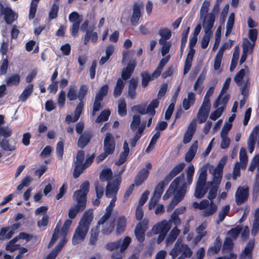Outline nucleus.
<instances>
[{
	"mask_svg": "<svg viewBox=\"0 0 259 259\" xmlns=\"http://www.w3.org/2000/svg\"><path fill=\"white\" fill-rule=\"evenodd\" d=\"M136 65L137 63L135 60L131 61L127 63L126 67L124 68L121 72V78L123 80H127L131 78Z\"/></svg>",
	"mask_w": 259,
	"mask_h": 259,
	"instance_id": "nucleus-15",
	"label": "nucleus"
},
{
	"mask_svg": "<svg viewBox=\"0 0 259 259\" xmlns=\"http://www.w3.org/2000/svg\"><path fill=\"white\" fill-rule=\"evenodd\" d=\"M59 6L58 3H54L51 8L49 14V18L50 20L55 19L58 16Z\"/></svg>",
	"mask_w": 259,
	"mask_h": 259,
	"instance_id": "nucleus-45",
	"label": "nucleus"
},
{
	"mask_svg": "<svg viewBox=\"0 0 259 259\" xmlns=\"http://www.w3.org/2000/svg\"><path fill=\"white\" fill-rule=\"evenodd\" d=\"M67 97L70 101H74L78 98V95L74 86L71 85L69 87Z\"/></svg>",
	"mask_w": 259,
	"mask_h": 259,
	"instance_id": "nucleus-48",
	"label": "nucleus"
},
{
	"mask_svg": "<svg viewBox=\"0 0 259 259\" xmlns=\"http://www.w3.org/2000/svg\"><path fill=\"white\" fill-rule=\"evenodd\" d=\"M195 102V95L193 92H189L188 93L187 98H184L182 106L184 110H188L191 106L193 105Z\"/></svg>",
	"mask_w": 259,
	"mask_h": 259,
	"instance_id": "nucleus-24",
	"label": "nucleus"
},
{
	"mask_svg": "<svg viewBox=\"0 0 259 259\" xmlns=\"http://www.w3.org/2000/svg\"><path fill=\"white\" fill-rule=\"evenodd\" d=\"M231 81V78L230 77H228L226 78L225 81L223 84V86L221 90L220 94L217 97V99L215 100L213 103V107L214 108L218 107V106L220 105V101H221L222 96L224 94H225L229 89Z\"/></svg>",
	"mask_w": 259,
	"mask_h": 259,
	"instance_id": "nucleus-26",
	"label": "nucleus"
},
{
	"mask_svg": "<svg viewBox=\"0 0 259 259\" xmlns=\"http://www.w3.org/2000/svg\"><path fill=\"white\" fill-rule=\"evenodd\" d=\"M196 127V122L195 119H193L189 125L187 131L184 134L183 138V143L184 144H187L191 141L193 136L195 133Z\"/></svg>",
	"mask_w": 259,
	"mask_h": 259,
	"instance_id": "nucleus-17",
	"label": "nucleus"
},
{
	"mask_svg": "<svg viewBox=\"0 0 259 259\" xmlns=\"http://www.w3.org/2000/svg\"><path fill=\"white\" fill-rule=\"evenodd\" d=\"M198 148V143L196 141L191 145L188 151L186 153L185 160L187 162H191L194 157Z\"/></svg>",
	"mask_w": 259,
	"mask_h": 259,
	"instance_id": "nucleus-27",
	"label": "nucleus"
},
{
	"mask_svg": "<svg viewBox=\"0 0 259 259\" xmlns=\"http://www.w3.org/2000/svg\"><path fill=\"white\" fill-rule=\"evenodd\" d=\"M239 50H238V47H236L233 54V58L232 60L230 67V70L231 71H233L237 66V61L239 58Z\"/></svg>",
	"mask_w": 259,
	"mask_h": 259,
	"instance_id": "nucleus-53",
	"label": "nucleus"
},
{
	"mask_svg": "<svg viewBox=\"0 0 259 259\" xmlns=\"http://www.w3.org/2000/svg\"><path fill=\"white\" fill-rule=\"evenodd\" d=\"M141 123V117L140 115H135L133 117V120L131 123V128L132 131L135 132Z\"/></svg>",
	"mask_w": 259,
	"mask_h": 259,
	"instance_id": "nucleus-55",
	"label": "nucleus"
},
{
	"mask_svg": "<svg viewBox=\"0 0 259 259\" xmlns=\"http://www.w3.org/2000/svg\"><path fill=\"white\" fill-rule=\"evenodd\" d=\"M115 141L112 134L107 133L104 140V152L109 155L112 154L115 149Z\"/></svg>",
	"mask_w": 259,
	"mask_h": 259,
	"instance_id": "nucleus-9",
	"label": "nucleus"
},
{
	"mask_svg": "<svg viewBox=\"0 0 259 259\" xmlns=\"http://www.w3.org/2000/svg\"><path fill=\"white\" fill-rule=\"evenodd\" d=\"M162 46L161 53L162 56H165L169 52L171 44L170 41H165V43H159Z\"/></svg>",
	"mask_w": 259,
	"mask_h": 259,
	"instance_id": "nucleus-60",
	"label": "nucleus"
},
{
	"mask_svg": "<svg viewBox=\"0 0 259 259\" xmlns=\"http://www.w3.org/2000/svg\"><path fill=\"white\" fill-rule=\"evenodd\" d=\"M93 137V133L91 131H86L80 135L77 141V146L83 149L91 141Z\"/></svg>",
	"mask_w": 259,
	"mask_h": 259,
	"instance_id": "nucleus-16",
	"label": "nucleus"
},
{
	"mask_svg": "<svg viewBox=\"0 0 259 259\" xmlns=\"http://www.w3.org/2000/svg\"><path fill=\"white\" fill-rule=\"evenodd\" d=\"M180 233V230L177 229V227L174 228L170 231L168 237L166 239V243L167 245L171 244L176 240L177 237Z\"/></svg>",
	"mask_w": 259,
	"mask_h": 259,
	"instance_id": "nucleus-40",
	"label": "nucleus"
},
{
	"mask_svg": "<svg viewBox=\"0 0 259 259\" xmlns=\"http://www.w3.org/2000/svg\"><path fill=\"white\" fill-rule=\"evenodd\" d=\"M168 183L169 182L165 180V178L163 181L160 182L156 185L153 196L157 198L160 199L161 197L162 194H163L164 188Z\"/></svg>",
	"mask_w": 259,
	"mask_h": 259,
	"instance_id": "nucleus-25",
	"label": "nucleus"
},
{
	"mask_svg": "<svg viewBox=\"0 0 259 259\" xmlns=\"http://www.w3.org/2000/svg\"><path fill=\"white\" fill-rule=\"evenodd\" d=\"M254 246V241L250 240L246 244L244 250L242 251L241 256L243 258L248 257V259L252 258V250Z\"/></svg>",
	"mask_w": 259,
	"mask_h": 259,
	"instance_id": "nucleus-23",
	"label": "nucleus"
},
{
	"mask_svg": "<svg viewBox=\"0 0 259 259\" xmlns=\"http://www.w3.org/2000/svg\"><path fill=\"white\" fill-rule=\"evenodd\" d=\"M33 91V84H29L24 90L19 97L21 102H25Z\"/></svg>",
	"mask_w": 259,
	"mask_h": 259,
	"instance_id": "nucleus-35",
	"label": "nucleus"
},
{
	"mask_svg": "<svg viewBox=\"0 0 259 259\" xmlns=\"http://www.w3.org/2000/svg\"><path fill=\"white\" fill-rule=\"evenodd\" d=\"M170 228V225L166 221L164 220L154 225L152 230L155 234L159 233L167 234Z\"/></svg>",
	"mask_w": 259,
	"mask_h": 259,
	"instance_id": "nucleus-19",
	"label": "nucleus"
},
{
	"mask_svg": "<svg viewBox=\"0 0 259 259\" xmlns=\"http://www.w3.org/2000/svg\"><path fill=\"white\" fill-rule=\"evenodd\" d=\"M99 227L95 226L91 229L90 235L89 244L91 245H95L98 240L99 236Z\"/></svg>",
	"mask_w": 259,
	"mask_h": 259,
	"instance_id": "nucleus-29",
	"label": "nucleus"
},
{
	"mask_svg": "<svg viewBox=\"0 0 259 259\" xmlns=\"http://www.w3.org/2000/svg\"><path fill=\"white\" fill-rule=\"evenodd\" d=\"M213 33H205L203 35L201 40V47L202 49H206L209 42L210 38L212 36Z\"/></svg>",
	"mask_w": 259,
	"mask_h": 259,
	"instance_id": "nucleus-54",
	"label": "nucleus"
},
{
	"mask_svg": "<svg viewBox=\"0 0 259 259\" xmlns=\"http://www.w3.org/2000/svg\"><path fill=\"white\" fill-rule=\"evenodd\" d=\"M113 176V172L112 170L109 168L103 169L100 172L99 178L102 182L108 181V182H111L110 181Z\"/></svg>",
	"mask_w": 259,
	"mask_h": 259,
	"instance_id": "nucleus-33",
	"label": "nucleus"
},
{
	"mask_svg": "<svg viewBox=\"0 0 259 259\" xmlns=\"http://www.w3.org/2000/svg\"><path fill=\"white\" fill-rule=\"evenodd\" d=\"M148 220L144 219L142 222H139L135 229V234L137 240L142 243L145 239V232L148 228Z\"/></svg>",
	"mask_w": 259,
	"mask_h": 259,
	"instance_id": "nucleus-8",
	"label": "nucleus"
},
{
	"mask_svg": "<svg viewBox=\"0 0 259 259\" xmlns=\"http://www.w3.org/2000/svg\"><path fill=\"white\" fill-rule=\"evenodd\" d=\"M212 181L207 182V170L205 168H202L199 174L196 182L194 196L198 199L202 198L208 190V185H213L219 187L221 184L223 172L213 169Z\"/></svg>",
	"mask_w": 259,
	"mask_h": 259,
	"instance_id": "nucleus-1",
	"label": "nucleus"
},
{
	"mask_svg": "<svg viewBox=\"0 0 259 259\" xmlns=\"http://www.w3.org/2000/svg\"><path fill=\"white\" fill-rule=\"evenodd\" d=\"M132 110L133 111L139 113L142 115L147 114L145 105H135L132 107Z\"/></svg>",
	"mask_w": 259,
	"mask_h": 259,
	"instance_id": "nucleus-64",
	"label": "nucleus"
},
{
	"mask_svg": "<svg viewBox=\"0 0 259 259\" xmlns=\"http://www.w3.org/2000/svg\"><path fill=\"white\" fill-rule=\"evenodd\" d=\"M69 22L72 23V25L70 28V31L71 35L73 37L77 36L79 31L80 24L82 22V19L79 14L76 12H72L68 17Z\"/></svg>",
	"mask_w": 259,
	"mask_h": 259,
	"instance_id": "nucleus-5",
	"label": "nucleus"
},
{
	"mask_svg": "<svg viewBox=\"0 0 259 259\" xmlns=\"http://www.w3.org/2000/svg\"><path fill=\"white\" fill-rule=\"evenodd\" d=\"M215 17L212 13H209L204 16L202 21V26L204 28L205 33H213L212 28L213 27Z\"/></svg>",
	"mask_w": 259,
	"mask_h": 259,
	"instance_id": "nucleus-13",
	"label": "nucleus"
},
{
	"mask_svg": "<svg viewBox=\"0 0 259 259\" xmlns=\"http://www.w3.org/2000/svg\"><path fill=\"white\" fill-rule=\"evenodd\" d=\"M88 88L87 85L82 84L80 86L78 94V99L79 102H83V99L88 94Z\"/></svg>",
	"mask_w": 259,
	"mask_h": 259,
	"instance_id": "nucleus-49",
	"label": "nucleus"
},
{
	"mask_svg": "<svg viewBox=\"0 0 259 259\" xmlns=\"http://www.w3.org/2000/svg\"><path fill=\"white\" fill-rule=\"evenodd\" d=\"M209 186L210 187V188L208 194L207 198L211 201H212V200L216 197L217 195L218 190L219 187L213 185H208V187Z\"/></svg>",
	"mask_w": 259,
	"mask_h": 259,
	"instance_id": "nucleus-57",
	"label": "nucleus"
},
{
	"mask_svg": "<svg viewBox=\"0 0 259 259\" xmlns=\"http://www.w3.org/2000/svg\"><path fill=\"white\" fill-rule=\"evenodd\" d=\"M257 136V144L259 145V124L255 125L250 133L247 141L248 151L251 153L253 151L256 142Z\"/></svg>",
	"mask_w": 259,
	"mask_h": 259,
	"instance_id": "nucleus-11",
	"label": "nucleus"
},
{
	"mask_svg": "<svg viewBox=\"0 0 259 259\" xmlns=\"http://www.w3.org/2000/svg\"><path fill=\"white\" fill-rule=\"evenodd\" d=\"M76 202V204L73 206L71 207L68 210V217L70 219H74L77 213L83 211L86 207L87 204L78 200H74Z\"/></svg>",
	"mask_w": 259,
	"mask_h": 259,
	"instance_id": "nucleus-14",
	"label": "nucleus"
},
{
	"mask_svg": "<svg viewBox=\"0 0 259 259\" xmlns=\"http://www.w3.org/2000/svg\"><path fill=\"white\" fill-rule=\"evenodd\" d=\"M143 6L142 4L134 2L133 5V13L130 18L131 25L136 26L138 25L140 19L142 16L141 10Z\"/></svg>",
	"mask_w": 259,
	"mask_h": 259,
	"instance_id": "nucleus-10",
	"label": "nucleus"
},
{
	"mask_svg": "<svg viewBox=\"0 0 259 259\" xmlns=\"http://www.w3.org/2000/svg\"><path fill=\"white\" fill-rule=\"evenodd\" d=\"M225 49V47H221L217 53L214 60L213 67L215 70L220 69L223 56V52Z\"/></svg>",
	"mask_w": 259,
	"mask_h": 259,
	"instance_id": "nucleus-34",
	"label": "nucleus"
},
{
	"mask_svg": "<svg viewBox=\"0 0 259 259\" xmlns=\"http://www.w3.org/2000/svg\"><path fill=\"white\" fill-rule=\"evenodd\" d=\"M9 227H3L0 231V240L3 241L5 239L11 238L14 234L13 230H10Z\"/></svg>",
	"mask_w": 259,
	"mask_h": 259,
	"instance_id": "nucleus-38",
	"label": "nucleus"
},
{
	"mask_svg": "<svg viewBox=\"0 0 259 259\" xmlns=\"http://www.w3.org/2000/svg\"><path fill=\"white\" fill-rule=\"evenodd\" d=\"M124 85L125 84L123 79L121 78H118L113 91V95L114 97H118L121 95Z\"/></svg>",
	"mask_w": 259,
	"mask_h": 259,
	"instance_id": "nucleus-31",
	"label": "nucleus"
},
{
	"mask_svg": "<svg viewBox=\"0 0 259 259\" xmlns=\"http://www.w3.org/2000/svg\"><path fill=\"white\" fill-rule=\"evenodd\" d=\"M93 218L92 210L84 211L72 237V243L74 245L79 244L85 239Z\"/></svg>",
	"mask_w": 259,
	"mask_h": 259,
	"instance_id": "nucleus-2",
	"label": "nucleus"
},
{
	"mask_svg": "<svg viewBox=\"0 0 259 259\" xmlns=\"http://www.w3.org/2000/svg\"><path fill=\"white\" fill-rule=\"evenodd\" d=\"M255 45V42H252L251 43L248 39H245L243 42V52L245 51L246 53H248L249 52H252Z\"/></svg>",
	"mask_w": 259,
	"mask_h": 259,
	"instance_id": "nucleus-51",
	"label": "nucleus"
},
{
	"mask_svg": "<svg viewBox=\"0 0 259 259\" xmlns=\"http://www.w3.org/2000/svg\"><path fill=\"white\" fill-rule=\"evenodd\" d=\"M141 85L143 88L147 87L150 81L157 78L159 76L153 75V72L150 74L148 71H143L141 73Z\"/></svg>",
	"mask_w": 259,
	"mask_h": 259,
	"instance_id": "nucleus-21",
	"label": "nucleus"
},
{
	"mask_svg": "<svg viewBox=\"0 0 259 259\" xmlns=\"http://www.w3.org/2000/svg\"><path fill=\"white\" fill-rule=\"evenodd\" d=\"M249 196V188L248 186H239L235 195V201L237 205H240L246 202Z\"/></svg>",
	"mask_w": 259,
	"mask_h": 259,
	"instance_id": "nucleus-7",
	"label": "nucleus"
},
{
	"mask_svg": "<svg viewBox=\"0 0 259 259\" xmlns=\"http://www.w3.org/2000/svg\"><path fill=\"white\" fill-rule=\"evenodd\" d=\"M20 82V76L17 73H14L6 79V82L8 86L18 85Z\"/></svg>",
	"mask_w": 259,
	"mask_h": 259,
	"instance_id": "nucleus-32",
	"label": "nucleus"
},
{
	"mask_svg": "<svg viewBox=\"0 0 259 259\" xmlns=\"http://www.w3.org/2000/svg\"><path fill=\"white\" fill-rule=\"evenodd\" d=\"M108 89L109 86L108 84H105L103 85L100 89L99 92L96 94L95 97L100 100H103L104 97H105L108 94Z\"/></svg>",
	"mask_w": 259,
	"mask_h": 259,
	"instance_id": "nucleus-50",
	"label": "nucleus"
},
{
	"mask_svg": "<svg viewBox=\"0 0 259 259\" xmlns=\"http://www.w3.org/2000/svg\"><path fill=\"white\" fill-rule=\"evenodd\" d=\"M89 182L85 181L80 186L79 189L74 192L73 196V199L80 200L87 204V194L89 192Z\"/></svg>",
	"mask_w": 259,
	"mask_h": 259,
	"instance_id": "nucleus-6",
	"label": "nucleus"
},
{
	"mask_svg": "<svg viewBox=\"0 0 259 259\" xmlns=\"http://www.w3.org/2000/svg\"><path fill=\"white\" fill-rule=\"evenodd\" d=\"M222 245V241L220 237L218 236L214 241L213 246L211 247L208 249V252H211L212 254H217L220 250L221 247Z\"/></svg>",
	"mask_w": 259,
	"mask_h": 259,
	"instance_id": "nucleus-43",
	"label": "nucleus"
},
{
	"mask_svg": "<svg viewBox=\"0 0 259 259\" xmlns=\"http://www.w3.org/2000/svg\"><path fill=\"white\" fill-rule=\"evenodd\" d=\"M159 104V101L158 99L152 100L146 108L147 114H149L152 117L154 116L156 112L155 109L158 107Z\"/></svg>",
	"mask_w": 259,
	"mask_h": 259,
	"instance_id": "nucleus-36",
	"label": "nucleus"
},
{
	"mask_svg": "<svg viewBox=\"0 0 259 259\" xmlns=\"http://www.w3.org/2000/svg\"><path fill=\"white\" fill-rule=\"evenodd\" d=\"M184 177V173H182L179 176L177 177L170 184L168 189L163 196V200H165L168 199L176 191L178 187L179 183Z\"/></svg>",
	"mask_w": 259,
	"mask_h": 259,
	"instance_id": "nucleus-12",
	"label": "nucleus"
},
{
	"mask_svg": "<svg viewBox=\"0 0 259 259\" xmlns=\"http://www.w3.org/2000/svg\"><path fill=\"white\" fill-rule=\"evenodd\" d=\"M12 135V131L8 127H0V136L3 137V139L8 138Z\"/></svg>",
	"mask_w": 259,
	"mask_h": 259,
	"instance_id": "nucleus-61",
	"label": "nucleus"
},
{
	"mask_svg": "<svg viewBox=\"0 0 259 259\" xmlns=\"http://www.w3.org/2000/svg\"><path fill=\"white\" fill-rule=\"evenodd\" d=\"M9 62L7 57L3 58L0 63V74H6L8 68Z\"/></svg>",
	"mask_w": 259,
	"mask_h": 259,
	"instance_id": "nucleus-58",
	"label": "nucleus"
},
{
	"mask_svg": "<svg viewBox=\"0 0 259 259\" xmlns=\"http://www.w3.org/2000/svg\"><path fill=\"white\" fill-rule=\"evenodd\" d=\"M56 154L58 158L62 160L64 154V142L62 141H59L57 144Z\"/></svg>",
	"mask_w": 259,
	"mask_h": 259,
	"instance_id": "nucleus-52",
	"label": "nucleus"
},
{
	"mask_svg": "<svg viewBox=\"0 0 259 259\" xmlns=\"http://www.w3.org/2000/svg\"><path fill=\"white\" fill-rule=\"evenodd\" d=\"M214 88L213 87H210L209 88V89L207 91V92L204 96L202 103L208 105H209V106H211V104H210V98L212 95V94L214 92Z\"/></svg>",
	"mask_w": 259,
	"mask_h": 259,
	"instance_id": "nucleus-59",
	"label": "nucleus"
},
{
	"mask_svg": "<svg viewBox=\"0 0 259 259\" xmlns=\"http://www.w3.org/2000/svg\"><path fill=\"white\" fill-rule=\"evenodd\" d=\"M211 106L202 103L197 114L198 122L202 123L206 121Z\"/></svg>",
	"mask_w": 259,
	"mask_h": 259,
	"instance_id": "nucleus-18",
	"label": "nucleus"
},
{
	"mask_svg": "<svg viewBox=\"0 0 259 259\" xmlns=\"http://www.w3.org/2000/svg\"><path fill=\"white\" fill-rule=\"evenodd\" d=\"M217 209V205L215 204L213 201H211L209 207L203 212V215L204 217L211 215L216 212Z\"/></svg>",
	"mask_w": 259,
	"mask_h": 259,
	"instance_id": "nucleus-46",
	"label": "nucleus"
},
{
	"mask_svg": "<svg viewBox=\"0 0 259 259\" xmlns=\"http://www.w3.org/2000/svg\"><path fill=\"white\" fill-rule=\"evenodd\" d=\"M0 146L2 149L5 151H14L16 150V148L15 145L10 144V140L6 139H3L0 141Z\"/></svg>",
	"mask_w": 259,
	"mask_h": 259,
	"instance_id": "nucleus-37",
	"label": "nucleus"
},
{
	"mask_svg": "<svg viewBox=\"0 0 259 259\" xmlns=\"http://www.w3.org/2000/svg\"><path fill=\"white\" fill-rule=\"evenodd\" d=\"M183 247L182 241L178 239L176 242L174 248L170 250L169 254L173 259L175 258L181 252Z\"/></svg>",
	"mask_w": 259,
	"mask_h": 259,
	"instance_id": "nucleus-39",
	"label": "nucleus"
},
{
	"mask_svg": "<svg viewBox=\"0 0 259 259\" xmlns=\"http://www.w3.org/2000/svg\"><path fill=\"white\" fill-rule=\"evenodd\" d=\"M185 166V164L183 162L178 164L173 167L164 178L169 182L175 176L182 171Z\"/></svg>",
	"mask_w": 259,
	"mask_h": 259,
	"instance_id": "nucleus-22",
	"label": "nucleus"
},
{
	"mask_svg": "<svg viewBox=\"0 0 259 259\" xmlns=\"http://www.w3.org/2000/svg\"><path fill=\"white\" fill-rule=\"evenodd\" d=\"M62 245L61 243L58 244L55 248L47 255L46 259H55L58 253L62 249Z\"/></svg>",
	"mask_w": 259,
	"mask_h": 259,
	"instance_id": "nucleus-56",
	"label": "nucleus"
},
{
	"mask_svg": "<svg viewBox=\"0 0 259 259\" xmlns=\"http://www.w3.org/2000/svg\"><path fill=\"white\" fill-rule=\"evenodd\" d=\"M89 25V21L85 20L80 26V30L82 32H85L84 37L83 39V44L85 45L88 44L90 40L95 44L98 40V35L96 32H93V30H88Z\"/></svg>",
	"mask_w": 259,
	"mask_h": 259,
	"instance_id": "nucleus-4",
	"label": "nucleus"
},
{
	"mask_svg": "<svg viewBox=\"0 0 259 259\" xmlns=\"http://www.w3.org/2000/svg\"><path fill=\"white\" fill-rule=\"evenodd\" d=\"M126 226V219L125 216L121 215L117 218L116 220V231L117 234H121L125 230Z\"/></svg>",
	"mask_w": 259,
	"mask_h": 259,
	"instance_id": "nucleus-28",
	"label": "nucleus"
},
{
	"mask_svg": "<svg viewBox=\"0 0 259 259\" xmlns=\"http://www.w3.org/2000/svg\"><path fill=\"white\" fill-rule=\"evenodd\" d=\"M85 168L83 163L74 162L73 177L74 178H78Z\"/></svg>",
	"mask_w": 259,
	"mask_h": 259,
	"instance_id": "nucleus-41",
	"label": "nucleus"
},
{
	"mask_svg": "<svg viewBox=\"0 0 259 259\" xmlns=\"http://www.w3.org/2000/svg\"><path fill=\"white\" fill-rule=\"evenodd\" d=\"M110 113V111L109 109L103 110L96 119V122L97 123H100L107 121Z\"/></svg>",
	"mask_w": 259,
	"mask_h": 259,
	"instance_id": "nucleus-44",
	"label": "nucleus"
},
{
	"mask_svg": "<svg viewBox=\"0 0 259 259\" xmlns=\"http://www.w3.org/2000/svg\"><path fill=\"white\" fill-rule=\"evenodd\" d=\"M158 34L161 36L159 43H165V41H167L171 36V30L166 27L160 29Z\"/></svg>",
	"mask_w": 259,
	"mask_h": 259,
	"instance_id": "nucleus-30",
	"label": "nucleus"
},
{
	"mask_svg": "<svg viewBox=\"0 0 259 259\" xmlns=\"http://www.w3.org/2000/svg\"><path fill=\"white\" fill-rule=\"evenodd\" d=\"M118 113L121 117L127 114L126 104L124 99H120L118 105Z\"/></svg>",
	"mask_w": 259,
	"mask_h": 259,
	"instance_id": "nucleus-42",
	"label": "nucleus"
},
{
	"mask_svg": "<svg viewBox=\"0 0 259 259\" xmlns=\"http://www.w3.org/2000/svg\"><path fill=\"white\" fill-rule=\"evenodd\" d=\"M245 75V71L244 69H240L235 75L234 77V81L239 86L242 83V81Z\"/></svg>",
	"mask_w": 259,
	"mask_h": 259,
	"instance_id": "nucleus-47",
	"label": "nucleus"
},
{
	"mask_svg": "<svg viewBox=\"0 0 259 259\" xmlns=\"http://www.w3.org/2000/svg\"><path fill=\"white\" fill-rule=\"evenodd\" d=\"M124 171L123 167L119 172V174L115 176L111 182H108L106 188V196L107 197H111L112 195L117 194L120 185L121 183V175Z\"/></svg>",
	"mask_w": 259,
	"mask_h": 259,
	"instance_id": "nucleus-3",
	"label": "nucleus"
},
{
	"mask_svg": "<svg viewBox=\"0 0 259 259\" xmlns=\"http://www.w3.org/2000/svg\"><path fill=\"white\" fill-rule=\"evenodd\" d=\"M149 175V171L148 169L145 168H142L135 178V186H139L141 185L148 178Z\"/></svg>",
	"mask_w": 259,
	"mask_h": 259,
	"instance_id": "nucleus-20",
	"label": "nucleus"
},
{
	"mask_svg": "<svg viewBox=\"0 0 259 259\" xmlns=\"http://www.w3.org/2000/svg\"><path fill=\"white\" fill-rule=\"evenodd\" d=\"M114 225L113 223H111L109 225L106 224L105 226H103L102 229V233L104 235H108L111 234L114 231Z\"/></svg>",
	"mask_w": 259,
	"mask_h": 259,
	"instance_id": "nucleus-62",
	"label": "nucleus"
},
{
	"mask_svg": "<svg viewBox=\"0 0 259 259\" xmlns=\"http://www.w3.org/2000/svg\"><path fill=\"white\" fill-rule=\"evenodd\" d=\"M121 244V240H118L115 242H111L106 244V248L110 251H113L118 249Z\"/></svg>",
	"mask_w": 259,
	"mask_h": 259,
	"instance_id": "nucleus-63",
	"label": "nucleus"
}]
</instances>
